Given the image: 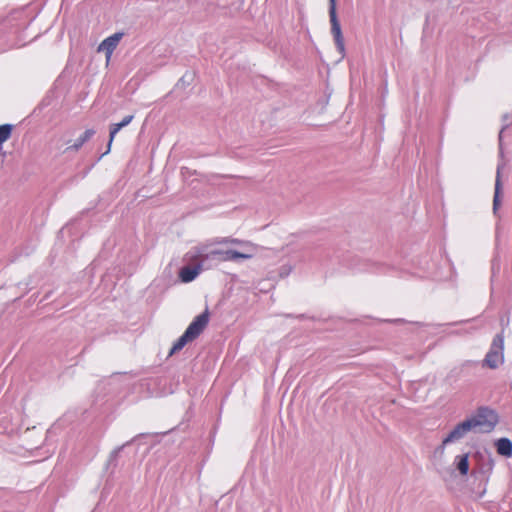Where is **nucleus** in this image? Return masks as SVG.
Returning a JSON list of instances; mask_svg holds the SVG:
<instances>
[{
  "mask_svg": "<svg viewBox=\"0 0 512 512\" xmlns=\"http://www.w3.org/2000/svg\"><path fill=\"white\" fill-rule=\"evenodd\" d=\"M210 319L208 309H205L201 314L196 316L193 321L188 325L184 333L173 344L169 355H172L182 350L189 342L198 338L204 329L207 327Z\"/></svg>",
  "mask_w": 512,
  "mask_h": 512,
  "instance_id": "obj_1",
  "label": "nucleus"
},
{
  "mask_svg": "<svg viewBox=\"0 0 512 512\" xmlns=\"http://www.w3.org/2000/svg\"><path fill=\"white\" fill-rule=\"evenodd\" d=\"M475 433H491L500 421L498 412L487 405H482L469 416Z\"/></svg>",
  "mask_w": 512,
  "mask_h": 512,
  "instance_id": "obj_2",
  "label": "nucleus"
},
{
  "mask_svg": "<svg viewBox=\"0 0 512 512\" xmlns=\"http://www.w3.org/2000/svg\"><path fill=\"white\" fill-rule=\"evenodd\" d=\"M210 245L198 246V253H202L208 263H213L216 266L220 262L247 260L253 257L252 253L239 252L237 250L228 249H210Z\"/></svg>",
  "mask_w": 512,
  "mask_h": 512,
  "instance_id": "obj_3",
  "label": "nucleus"
},
{
  "mask_svg": "<svg viewBox=\"0 0 512 512\" xmlns=\"http://www.w3.org/2000/svg\"><path fill=\"white\" fill-rule=\"evenodd\" d=\"M504 363V334H496L490 344L489 350L481 362L482 367L497 369Z\"/></svg>",
  "mask_w": 512,
  "mask_h": 512,
  "instance_id": "obj_4",
  "label": "nucleus"
},
{
  "mask_svg": "<svg viewBox=\"0 0 512 512\" xmlns=\"http://www.w3.org/2000/svg\"><path fill=\"white\" fill-rule=\"evenodd\" d=\"M19 16L18 12H13L0 19V50L4 51L7 47H12V44H10L11 36L22 29Z\"/></svg>",
  "mask_w": 512,
  "mask_h": 512,
  "instance_id": "obj_5",
  "label": "nucleus"
},
{
  "mask_svg": "<svg viewBox=\"0 0 512 512\" xmlns=\"http://www.w3.org/2000/svg\"><path fill=\"white\" fill-rule=\"evenodd\" d=\"M329 18L331 23V34L333 36L336 49L340 53L341 58H344L345 44L340 21L337 16L336 0H329Z\"/></svg>",
  "mask_w": 512,
  "mask_h": 512,
  "instance_id": "obj_6",
  "label": "nucleus"
},
{
  "mask_svg": "<svg viewBox=\"0 0 512 512\" xmlns=\"http://www.w3.org/2000/svg\"><path fill=\"white\" fill-rule=\"evenodd\" d=\"M196 259L197 262L195 265L184 266L180 269L179 278L183 283L192 282L196 279L201 270L213 267V263H208L202 253H198V247L196 248Z\"/></svg>",
  "mask_w": 512,
  "mask_h": 512,
  "instance_id": "obj_7",
  "label": "nucleus"
},
{
  "mask_svg": "<svg viewBox=\"0 0 512 512\" xmlns=\"http://www.w3.org/2000/svg\"><path fill=\"white\" fill-rule=\"evenodd\" d=\"M475 432V429L473 427V424L469 417H467L462 422L458 423L451 431L450 433L443 439L442 441V448L445 447L447 444H450L452 442L459 441L462 439L468 432Z\"/></svg>",
  "mask_w": 512,
  "mask_h": 512,
  "instance_id": "obj_8",
  "label": "nucleus"
},
{
  "mask_svg": "<svg viewBox=\"0 0 512 512\" xmlns=\"http://www.w3.org/2000/svg\"><path fill=\"white\" fill-rule=\"evenodd\" d=\"M124 33L123 32H116L109 37L105 38L99 45L98 51L105 52L107 60L110 59L111 55L113 54L114 50L116 49L118 43L123 38Z\"/></svg>",
  "mask_w": 512,
  "mask_h": 512,
  "instance_id": "obj_9",
  "label": "nucleus"
},
{
  "mask_svg": "<svg viewBox=\"0 0 512 512\" xmlns=\"http://www.w3.org/2000/svg\"><path fill=\"white\" fill-rule=\"evenodd\" d=\"M147 436V434H138L136 435L135 437H133L131 440L125 442L124 444H122L121 446H118L116 447L111 453H110V456L108 458V461H107V469H109L110 467H113L115 468L117 466V459L120 455V453L126 448V447H129L130 445H132L133 443H138L140 441V439H142L143 437Z\"/></svg>",
  "mask_w": 512,
  "mask_h": 512,
  "instance_id": "obj_10",
  "label": "nucleus"
},
{
  "mask_svg": "<svg viewBox=\"0 0 512 512\" xmlns=\"http://www.w3.org/2000/svg\"><path fill=\"white\" fill-rule=\"evenodd\" d=\"M134 118V115H127L125 116L122 121H120L119 123H114L110 126V130H109V141H108V145H107V150L104 152V154H108L110 152V149H111V145H112V142L116 136V134L124 127H126L127 125H129L131 123V121L133 120Z\"/></svg>",
  "mask_w": 512,
  "mask_h": 512,
  "instance_id": "obj_11",
  "label": "nucleus"
},
{
  "mask_svg": "<svg viewBox=\"0 0 512 512\" xmlns=\"http://www.w3.org/2000/svg\"><path fill=\"white\" fill-rule=\"evenodd\" d=\"M96 131L92 128L86 129L83 134H81L76 141L66 147L64 153L69 151H78L86 142H88L94 135Z\"/></svg>",
  "mask_w": 512,
  "mask_h": 512,
  "instance_id": "obj_12",
  "label": "nucleus"
},
{
  "mask_svg": "<svg viewBox=\"0 0 512 512\" xmlns=\"http://www.w3.org/2000/svg\"><path fill=\"white\" fill-rule=\"evenodd\" d=\"M501 193H502V182H501V167L498 165L496 180H495V189H494V197H493V213L496 214L497 210L501 205Z\"/></svg>",
  "mask_w": 512,
  "mask_h": 512,
  "instance_id": "obj_13",
  "label": "nucleus"
},
{
  "mask_svg": "<svg viewBox=\"0 0 512 512\" xmlns=\"http://www.w3.org/2000/svg\"><path fill=\"white\" fill-rule=\"evenodd\" d=\"M495 447L499 455L506 458L512 457V441L509 438L503 437L496 440Z\"/></svg>",
  "mask_w": 512,
  "mask_h": 512,
  "instance_id": "obj_14",
  "label": "nucleus"
},
{
  "mask_svg": "<svg viewBox=\"0 0 512 512\" xmlns=\"http://www.w3.org/2000/svg\"><path fill=\"white\" fill-rule=\"evenodd\" d=\"M382 265L371 262L369 260H358V264L352 267L357 272H380Z\"/></svg>",
  "mask_w": 512,
  "mask_h": 512,
  "instance_id": "obj_15",
  "label": "nucleus"
},
{
  "mask_svg": "<svg viewBox=\"0 0 512 512\" xmlns=\"http://www.w3.org/2000/svg\"><path fill=\"white\" fill-rule=\"evenodd\" d=\"M454 463L461 475L466 476L469 472V454L457 455Z\"/></svg>",
  "mask_w": 512,
  "mask_h": 512,
  "instance_id": "obj_16",
  "label": "nucleus"
},
{
  "mask_svg": "<svg viewBox=\"0 0 512 512\" xmlns=\"http://www.w3.org/2000/svg\"><path fill=\"white\" fill-rule=\"evenodd\" d=\"M14 129V125L12 124H2L0 125V154L3 150V144L11 137Z\"/></svg>",
  "mask_w": 512,
  "mask_h": 512,
  "instance_id": "obj_17",
  "label": "nucleus"
},
{
  "mask_svg": "<svg viewBox=\"0 0 512 512\" xmlns=\"http://www.w3.org/2000/svg\"><path fill=\"white\" fill-rule=\"evenodd\" d=\"M212 244H234V245H244V246H249L250 243L247 242V241H243V240H240V239H237V238H232V237H218V238H215L212 240L211 242V245Z\"/></svg>",
  "mask_w": 512,
  "mask_h": 512,
  "instance_id": "obj_18",
  "label": "nucleus"
},
{
  "mask_svg": "<svg viewBox=\"0 0 512 512\" xmlns=\"http://www.w3.org/2000/svg\"><path fill=\"white\" fill-rule=\"evenodd\" d=\"M503 121L505 122V124L502 126V129L500 130L499 132V145H500V148L502 147V134H503V131L510 125V123H512V115L510 114H504L503 115Z\"/></svg>",
  "mask_w": 512,
  "mask_h": 512,
  "instance_id": "obj_19",
  "label": "nucleus"
},
{
  "mask_svg": "<svg viewBox=\"0 0 512 512\" xmlns=\"http://www.w3.org/2000/svg\"><path fill=\"white\" fill-rule=\"evenodd\" d=\"M191 80H192V75L185 74L184 76H182L179 79L177 85H180V84L183 85V86L184 85H189Z\"/></svg>",
  "mask_w": 512,
  "mask_h": 512,
  "instance_id": "obj_20",
  "label": "nucleus"
},
{
  "mask_svg": "<svg viewBox=\"0 0 512 512\" xmlns=\"http://www.w3.org/2000/svg\"><path fill=\"white\" fill-rule=\"evenodd\" d=\"M467 364L476 366V365H478V362L477 361H468Z\"/></svg>",
  "mask_w": 512,
  "mask_h": 512,
  "instance_id": "obj_21",
  "label": "nucleus"
},
{
  "mask_svg": "<svg viewBox=\"0 0 512 512\" xmlns=\"http://www.w3.org/2000/svg\"><path fill=\"white\" fill-rule=\"evenodd\" d=\"M105 154L103 153L100 157H98V160H101V157H103Z\"/></svg>",
  "mask_w": 512,
  "mask_h": 512,
  "instance_id": "obj_22",
  "label": "nucleus"
}]
</instances>
